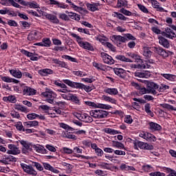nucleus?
Masks as SVG:
<instances>
[{
	"mask_svg": "<svg viewBox=\"0 0 176 176\" xmlns=\"http://www.w3.org/2000/svg\"><path fill=\"white\" fill-rule=\"evenodd\" d=\"M161 107H162V108H165L166 109H168V111H174V109H175V107L167 103L162 104Z\"/></svg>",
	"mask_w": 176,
	"mask_h": 176,
	"instance_id": "57",
	"label": "nucleus"
},
{
	"mask_svg": "<svg viewBox=\"0 0 176 176\" xmlns=\"http://www.w3.org/2000/svg\"><path fill=\"white\" fill-rule=\"evenodd\" d=\"M10 116L14 119H20V113L16 111H11Z\"/></svg>",
	"mask_w": 176,
	"mask_h": 176,
	"instance_id": "60",
	"label": "nucleus"
},
{
	"mask_svg": "<svg viewBox=\"0 0 176 176\" xmlns=\"http://www.w3.org/2000/svg\"><path fill=\"white\" fill-rule=\"evenodd\" d=\"M148 129L151 131H160L162 126L156 122H151L148 123Z\"/></svg>",
	"mask_w": 176,
	"mask_h": 176,
	"instance_id": "20",
	"label": "nucleus"
},
{
	"mask_svg": "<svg viewBox=\"0 0 176 176\" xmlns=\"http://www.w3.org/2000/svg\"><path fill=\"white\" fill-rule=\"evenodd\" d=\"M10 73L14 78H17L18 79H20L21 76H23V74L20 70H16V69H11L10 70Z\"/></svg>",
	"mask_w": 176,
	"mask_h": 176,
	"instance_id": "33",
	"label": "nucleus"
},
{
	"mask_svg": "<svg viewBox=\"0 0 176 176\" xmlns=\"http://www.w3.org/2000/svg\"><path fill=\"white\" fill-rule=\"evenodd\" d=\"M14 108V109H16V111H20V112H24L25 113L30 112L26 107L21 104H15Z\"/></svg>",
	"mask_w": 176,
	"mask_h": 176,
	"instance_id": "34",
	"label": "nucleus"
},
{
	"mask_svg": "<svg viewBox=\"0 0 176 176\" xmlns=\"http://www.w3.org/2000/svg\"><path fill=\"white\" fill-rule=\"evenodd\" d=\"M69 17L72 20H76V21H79V20H80V15L75 12H69Z\"/></svg>",
	"mask_w": 176,
	"mask_h": 176,
	"instance_id": "46",
	"label": "nucleus"
},
{
	"mask_svg": "<svg viewBox=\"0 0 176 176\" xmlns=\"http://www.w3.org/2000/svg\"><path fill=\"white\" fill-rule=\"evenodd\" d=\"M41 38V32L36 31L31 32L28 36V41H32Z\"/></svg>",
	"mask_w": 176,
	"mask_h": 176,
	"instance_id": "14",
	"label": "nucleus"
},
{
	"mask_svg": "<svg viewBox=\"0 0 176 176\" xmlns=\"http://www.w3.org/2000/svg\"><path fill=\"white\" fill-rule=\"evenodd\" d=\"M44 16L47 20H49L52 24H60V20L57 18V15L45 12Z\"/></svg>",
	"mask_w": 176,
	"mask_h": 176,
	"instance_id": "13",
	"label": "nucleus"
},
{
	"mask_svg": "<svg viewBox=\"0 0 176 176\" xmlns=\"http://www.w3.org/2000/svg\"><path fill=\"white\" fill-rule=\"evenodd\" d=\"M33 148L36 151V152H38V153H47V150H46V148H45L43 146L33 145Z\"/></svg>",
	"mask_w": 176,
	"mask_h": 176,
	"instance_id": "30",
	"label": "nucleus"
},
{
	"mask_svg": "<svg viewBox=\"0 0 176 176\" xmlns=\"http://www.w3.org/2000/svg\"><path fill=\"white\" fill-rule=\"evenodd\" d=\"M113 16V17H116V19H118V20H121L122 21H126V20H127V17L118 12H114Z\"/></svg>",
	"mask_w": 176,
	"mask_h": 176,
	"instance_id": "41",
	"label": "nucleus"
},
{
	"mask_svg": "<svg viewBox=\"0 0 176 176\" xmlns=\"http://www.w3.org/2000/svg\"><path fill=\"white\" fill-rule=\"evenodd\" d=\"M50 5H56L59 9H68V5L63 2H59L56 0H49Z\"/></svg>",
	"mask_w": 176,
	"mask_h": 176,
	"instance_id": "16",
	"label": "nucleus"
},
{
	"mask_svg": "<svg viewBox=\"0 0 176 176\" xmlns=\"http://www.w3.org/2000/svg\"><path fill=\"white\" fill-rule=\"evenodd\" d=\"M146 68H151V65L148 64H144V63H138V64L136 65V69H145Z\"/></svg>",
	"mask_w": 176,
	"mask_h": 176,
	"instance_id": "47",
	"label": "nucleus"
},
{
	"mask_svg": "<svg viewBox=\"0 0 176 176\" xmlns=\"http://www.w3.org/2000/svg\"><path fill=\"white\" fill-rule=\"evenodd\" d=\"M104 45L106 46V47H108V49H109L110 50H111V52H116V48L115 47V46H113V45H112L109 42L104 43Z\"/></svg>",
	"mask_w": 176,
	"mask_h": 176,
	"instance_id": "56",
	"label": "nucleus"
},
{
	"mask_svg": "<svg viewBox=\"0 0 176 176\" xmlns=\"http://www.w3.org/2000/svg\"><path fill=\"white\" fill-rule=\"evenodd\" d=\"M102 100H103V101H106L107 102H111V104H116V99L106 95H103L102 96Z\"/></svg>",
	"mask_w": 176,
	"mask_h": 176,
	"instance_id": "36",
	"label": "nucleus"
},
{
	"mask_svg": "<svg viewBox=\"0 0 176 176\" xmlns=\"http://www.w3.org/2000/svg\"><path fill=\"white\" fill-rule=\"evenodd\" d=\"M100 57L104 64H107L108 65H112V64H115V60L112 58V56H109L108 54L105 52H102L100 54Z\"/></svg>",
	"mask_w": 176,
	"mask_h": 176,
	"instance_id": "9",
	"label": "nucleus"
},
{
	"mask_svg": "<svg viewBox=\"0 0 176 176\" xmlns=\"http://www.w3.org/2000/svg\"><path fill=\"white\" fill-rule=\"evenodd\" d=\"M86 105L88 107H92L93 108H100L101 109H107L109 110L112 107L109 104H104L101 103L96 104L94 102L87 101L85 102Z\"/></svg>",
	"mask_w": 176,
	"mask_h": 176,
	"instance_id": "5",
	"label": "nucleus"
},
{
	"mask_svg": "<svg viewBox=\"0 0 176 176\" xmlns=\"http://www.w3.org/2000/svg\"><path fill=\"white\" fill-rule=\"evenodd\" d=\"M159 43L162 45L164 47L168 49L170 47V43L168 40L165 38L164 37L160 36L159 37Z\"/></svg>",
	"mask_w": 176,
	"mask_h": 176,
	"instance_id": "29",
	"label": "nucleus"
},
{
	"mask_svg": "<svg viewBox=\"0 0 176 176\" xmlns=\"http://www.w3.org/2000/svg\"><path fill=\"white\" fill-rule=\"evenodd\" d=\"M73 74L76 76H79L80 78H83V76H87V74H86L85 72H82V71H74Z\"/></svg>",
	"mask_w": 176,
	"mask_h": 176,
	"instance_id": "52",
	"label": "nucleus"
},
{
	"mask_svg": "<svg viewBox=\"0 0 176 176\" xmlns=\"http://www.w3.org/2000/svg\"><path fill=\"white\" fill-rule=\"evenodd\" d=\"M41 96L46 98V101L49 104H54V98L57 96V94L51 89L46 87L45 91L41 94Z\"/></svg>",
	"mask_w": 176,
	"mask_h": 176,
	"instance_id": "2",
	"label": "nucleus"
},
{
	"mask_svg": "<svg viewBox=\"0 0 176 176\" xmlns=\"http://www.w3.org/2000/svg\"><path fill=\"white\" fill-rule=\"evenodd\" d=\"M63 83H65V85H67V86H69L70 87H72L73 89H82L83 88V83L82 82H73L68 79L63 80Z\"/></svg>",
	"mask_w": 176,
	"mask_h": 176,
	"instance_id": "8",
	"label": "nucleus"
},
{
	"mask_svg": "<svg viewBox=\"0 0 176 176\" xmlns=\"http://www.w3.org/2000/svg\"><path fill=\"white\" fill-rule=\"evenodd\" d=\"M19 144H21V145L23 146V153H25L26 152H31L32 151V148H34V146H32V144L27 141L19 140Z\"/></svg>",
	"mask_w": 176,
	"mask_h": 176,
	"instance_id": "11",
	"label": "nucleus"
},
{
	"mask_svg": "<svg viewBox=\"0 0 176 176\" xmlns=\"http://www.w3.org/2000/svg\"><path fill=\"white\" fill-rule=\"evenodd\" d=\"M87 115V113H76V117L77 118V119H78V120H81V122H85Z\"/></svg>",
	"mask_w": 176,
	"mask_h": 176,
	"instance_id": "50",
	"label": "nucleus"
},
{
	"mask_svg": "<svg viewBox=\"0 0 176 176\" xmlns=\"http://www.w3.org/2000/svg\"><path fill=\"white\" fill-rule=\"evenodd\" d=\"M163 36L166 38H168L169 39H173V38H175L176 34L171 29L166 28L165 32L163 33Z\"/></svg>",
	"mask_w": 176,
	"mask_h": 176,
	"instance_id": "25",
	"label": "nucleus"
},
{
	"mask_svg": "<svg viewBox=\"0 0 176 176\" xmlns=\"http://www.w3.org/2000/svg\"><path fill=\"white\" fill-rule=\"evenodd\" d=\"M24 96H35L36 90L30 87H24L23 89Z\"/></svg>",
	"mask_w": 176,
	"mask_h": 176,
	"instance_id": "18",
	"label": "nucleus"
},
{
	"mask_svg": "<svg viewBox=\"0 0 176 176\" xmlns=\"http://www.w3.org/2000/svg\"><path fill=\"white\" fill-rule=\"evenodd\" d=\"M116 60H119L120 61H124V63H133V60L129 58H126V56L123 55H117L116 56Z\"/></svg>",
	"mask_w": 176,
	"mask_h": 176,
	"instance_id": "37",
	"label": "nucleus"
},
{
	"mask_svg": "<svg viewBox=\"0 0 176 176\" xmlns=\"http://www.w3.org/2000/svg\"><path fill=\"white\" fill-rule=\"evenodd\" d=\"M138 6L140 10H141V12H143V13H149L148 8H146V7H145L144 6H142V4H138Z\"/></svg>",
	"mask_w": 176,
	"mask_h": 176,
	"instance_id": "63",
	"label": "nucleus"
},
{
	"mask_svg": "<svg viewBox=\"0 0 176 176\" xmlns=\"http://www.w3.org/2000/svg\"><path fill=\"white\" fill-rule=\"evenodd\" d=\"M170 89V87L168 85L161 84L160 85H158V91L163 93V91H166V90H168Z\"/></svg>",
	"mask_w": 176,
	"mask_h": 176,
	"instance_id": "48",
	"label": "nucleus"
},
{
	"mask_svg": "<svg viewBox=\"0 0 176 176\" xmlns=\"http://www.w3.org/2000/svg\"><path fill=\"white\" fill-rule=\"evenodd\" d=\"M39 109H42L44 113H49V111H50V107L46 104H41L39 106Z\"/></svg>",
	"mask_w": 176,
	"mask_h": 176,
	"instance_id": "53",
	"label": "nucleus"
},
{
	"mask_svg": "<svg viewBox=\"0 0 176 176\" xmlns=\"http://www.w3.org/2000/svg\"><path fill=\"white\" fill-rule=\"evenodd\" d=\"M52 41H50V38H43L42 42L37 43L36 45V46H44L45 47H50Z\"/></svg>",
	"mask_w": 176,
	"mask_h": 176,
	"instance_id": "28",
	"label": "nucleus"
},
{
	"mask_svg": "<svg viewBox=\"0 0 176 176\" xmlns=\"http://www.w3.org/2000/svg\"><path fill=\"white\" fill-rule=\"evenodd\" d=\"M129 57L135 60V63H144V60L141 59V56L133 52H129L126 54Z\"/></svg>",
	"mask_w": 176,
	"mask_h": 176,
	"instance_id": "24",
	"label": "nucleus"
},
{
	"mask_svg": "<svg viewBox=\"0 0 176 176\" xmlns=\"http://www.w3.org/2000/svg\"><path fill=\"white\" fill-rule=\"evenodd\" d=\"M15 127L19 131H23L24 130V125L23 126V123H21V122H16Z\"/></svg>",
	"mask_w": 176,
	"mask_h": 176,
	"instance_id": "58",
	"label": "nucleus"
},
{
	"mask_svg": "<svg viewBox=\"0 0 176 176\" xmlns=\"http://www.w3.org/2000/svg\"><path fill=\"white\" fill-rule=\"evenodd\" d=\"M21 167L26 174L30 175H36L37 173L32 165H27L25 164H21Z\"/></svg>",
	"mask_w": 176,
	"mask_h": 176,
	"instance_id": "7",
	"label": "nucleus"
},
{
	"mask_svg": "<svg viewBox=\"0 0 176 176\" xmlns=\"http://www.w3.org/2000/svg\"><path fill=\"white\" fill-rule=\"evenodd\" d=\"M60 96L63 100H67V101H71V98L72 97V94H69V92L67 94H60Z\"/></svg>",
	"mask_w": 176,
	"mask_h": 176,
	"instance_id": "55",
	"label": "nucleus"
},
{
	"mask_svg": "<svg viewBox=\"0 0 176 176\" xmlns=\"http://www.w3.org/2000/svg\"><path fill=\"white\" fill-rule=\"evenodd\" d=\"M139 137L146 140V141H148V142H155L156 141V137L155 135L145 131L140 132Z\"/></svg>",
	"mask_w": 176,
	"mask_h": 176,
	"instance_id": "4",
	"label": "nucleus"
},
{
	"mask_svg": "<svg viewBox=\"0 0 176 176\" xmlns=\"http://www.w3.org/2000/svg\"><path fill=\"white\" fill-rule=\"evenodd\" d=\"M120 168L122 170V171H135V168L133 166H129L125 164H122L120 166Z\"/></svg>",
	"mask_w": 176,
	"mask_h": 176,
	"instance_id": "35",
	"label": "nucleus"
},
{
	"mask_svg": "<svg viewBox=\"0 0 176 176\" xmlns=\"http://www.w3.org/2000/svg\"><path fill=\"white\" fill-rule=\"evenodd\" d=\"M8 148L9 150L7 151L8 155H20L21 151L19 147H17L15 144H8Z\"/></svg>",
	"mask_w": 176,
	"mask_h": 176,
	"instance_id": "10",
	"label": "nucleus"
},
{
	"mask_svg": "<svg viewBox=\"0 0 176 176\" xmlns=\"http://www.w3.org/2000/svg\"><path fill=\"white\" fill-rule=\"evenodd\" d=\"M52 63V64H56L57 67H60V68H66L67 67V64L65 62L61 61L58 58H52L51 59Z\"/></svg>",
	"mask_w": 176,
	"mask_h": 176,
	"instance_id": "23",
	"label": "nucleus"
},
{
	"mask_svg": "<svg viewBox=\"0 0 176 176\" xmlns=\"http://www.w3.org/2000/svg\"><path fill=\"white\" fill-rule=\"evenodd\" d=\"M59 19L64 20L65 21H68V20H69V16L65 13H60L59 14Z\"/></svg>",
	"mask_w": 176,
	"mask_h": 176,
	"instance_id": "62",
	"label": "nucleus"
},
{
	"mask_svg": "<svg viewBox=\"0 0 176 176\" xmlns=\"http://www.w3.org/2000/svg\"><path fill=\"white\" fill-rule=\"evenodd\" d=\"M62 58H64L65 60H68L69 61H72V63H78V60L75 58L72 57L71 56L63 55L62 56Z\"/></svg>",
	"mask_w": 176,
	"mask_h": 176,
	"instance_id": "54",
	"label": "nucleus"
},
{
	"mask_svg": "<svg viewBox=\"0 0 176 176\" xmlns=\"http://www.w3.org/2000/svg\"><path fill=\"white\" fill-rule=\"evenodd\" d=\"M143 56L146 57V58H149L150 57H152V52L149 48L145 47L143 48Z\"/></svg>",
	"mask_w": 176,
	"mask_h": 176,
	"instance_id": "39",
	"label": "nucleus"
},
{
	"mask_svg": "<svg viewBox=\"0 0 176 176\" xmlns=\"http://www.w3.org/2000/svg\"><path fill=\"white\" fill-rule=\"evenodd\" d=\"M104 91L107 94H109L110 96H118L119 91H118V89L116 88H105L104 89Z\"/></svg>",
	"mask_w": 176,
	"mask_h": 176,
	"instance_id": "27",
	"label": "nucleus"
},
{
	"mask_svg": "<svg viewBox=\"0 0 176 176\" xmlns=\"http://www.w3.org/2000/svg\"><path fill=\"white\" fill-rule=\"evenodd\" d=\"M161 76L169 82H176V76L171 74H161Z\"/></svg>",
	"mask_w": 176,
	"mask_h": 176,
	"instance_id": "26",
	"label": "nucleus"
},
{
	"mask_svg": "<svg viewBox=\"0 0 176 176\" xmlns=\"http://www.w3.org/2000/svg\"><path fill=\"white\" fill-rule=\"evenodd\" d=\"M13 162H17V158L14 157L12 155H5L1 160H0V163L3 164H10Z\"/></svg>",
	"mask_w": 176,
	"mask_h": 176,
	"instance_id": "12",
	"label": "nucleus"
},
{
	"mask_svg": "<svg viewBox=\"0 0 176 176\" xmlns=\"http://www.w3.org/2000/svg\"><path fill=\"white\" fill-rule=\"evenodd\" d=\"M32 166L33 167H36V170H38V171H43V166L38 162H32Z\"/></svg>",
	"mask_w": 176,
	"mask_h": 176,
	"instance_id": "51",
	"label": "nucleus"
},
{
	"mask_svg": "<svg viewBox=\"0 0 176 176\" xmlns=\"http://www.w3.org/2000/svg\"><path fill=\"white\" fill-rule=\"evenodd\" d=\"M143 170L144 171H146V173H151V171H153V167L151 165H144L143 166Z\"/></svg>",
	"mask_w": 176,
	"mask_h": 176,
	"instance_id": "59",
	"label": "nucleus"
},
{
	"mask_svg": "<svg viewBox=\"0 0 176 176\" xmlns=\"http://www.w3.org/2000/svg\"><path fill=\"white\" fill-rule=\"evenodd\" d=\"M89 115L95 119H104L107 118L109 113L108 111L104 110L95 109L90 111Z\"/></svg>",
	"mask_w": 176,
	"mask_h": 176,
	"instance_id": "3",
	"label": "nucleus"
},
{
	"mask_svg": "<svg viewBox=\"0 0 176 176\" xmlns=\"http://www.w3.org/2000/svg\"><path fill=\"white\" fill-rule=\"evenodd\" d=\"M70 35L72 38H75L76 39V42L80 47H82V49H85V50H89V52H94V47L91 43L87 41H82V40L83 38L75 33H71Z\"/></svg>",
	"mask_w": 176,
	"mask_h": 176,
	"instance_id": "1",
	"label": "nucleus"
},
{
	"mask_svg": "<svg viewBox=\"0 0 176 176\" xmlns=\"http://www.w3.org/2000/svg\"><path fill=\"white\" fill-rule=\"evenodd\" d=\"M93 67L97 68L98 71H105L107 69V67L102 63H98L96 62L93 63Z\"/></svg>",
	"mask_w": 176,
	"mask_h": 176,
	"instance_id": "38",
	"label": "nucleus"
},
{
	"mask_svg": "<svg viewBox=\"0 0 176 176\" xmlns=\"http://www.w3.org/2000/svg\"><path fill=\"white\" fill-rule=\"evenodd\" d=\"M144 111L146 113H148L149 115V116H151V118H153V116H155V114H153V112H152V111H151V104L149 103H146L144 105Z\"/></svg>",
	"mask_w": 176,
	"mask_h": 176,
	"instance_id": "40",
	"label": "nucleus"
},
{
	"mask_svg": "<svg viewBox=\"0 0 176 176\" xmlns=\"http://www.w3.org/2000/svg\"><path fill=\"white\" fill-rule=\"evenodd\" d=\"M23 6H28V8H30V9H38V8H39V4L35 1H25V3H23Z\"/></svg>",
	"mask_w": 176,
	"mask_h": 176,
	"instance_id": "31",
	"label": "nucleus"
},
{
	"mask_svg": "<svg viewBox=\"0 0 176 176\" xmlns=\"http://www.w3.org/2000/svg\"><path fill=\"white\" fill-rule=\"evenodd\" d=\"M149 3H151L152 7L153 9H156L157 12H166V10L160 6V3L157 0H151Z\"/></svg>",
	"mask_w": 176,
	"mask_h": 176,
	"instance_id": "15",
	"label": "nucleus"
},
{
	"mask_svg": "<svg viewBox=\"0 0 176 176\" xmlns=\"http://www.w3.org/2000/svg\"><path fill=\"white\" fill-rule=\"evenodd\" d=\"M1 80L6 82V83H19V80L12 78L9 76H2Z\"/></svg>",
	"mask_w": 176,
	"mask_h": 176,
	"instance_id": "32",
	"label": "nucleus"
},
{
	"mask_svg": "<svg viewBox=\"0 0 176 176\" xmlns=\"http://www.w3.org/2000/svg\"><path fill=\"white\" fill-rule=\"evenodd\" d=\"M21 53H22V54H24V56H26L27 57H32V56H34V53L30 52L25 50H21Z\"/></svg>",
	"mask_w": 176,
	"mask_h": 176,
	"instance_id": "61",
	"label": "nucleus"
},
{
	"mask_svg": "<svg viewBox=\"0 0 176 176\" xmlns=\"http://www.w3.org/2000/svg\"><path fill=\"white\" fill-rule=\"evenodd\" d=\"M104 133H107V134H111V135H115L116 134H120V131H116L113 129H111V128L104 129Z\"/></svg>",
	"mask_w": 176,
	"mask_h": 176,
	"instance_id": "44",
	"label": "nucleus"
},
{
	"mask_svg": "<svg viewBox=\"0 0 176 176\" xmlns=\"http://www.w3.org/2000/svg\"><path fill=\"white\" fill-rule=\"evenodd\" d=\"M134 76L135 78H145L148 79L151 76V72L148 71H143V72H135L134 73Z\"/></svg>",
	"mask_w": 176,
	"mask_h": 176,
	"instance_id": "17",
	"label": "nucleus"
},
{
	"mask_svg": "<svg viewBox=\"0 0 176 176\" xmlns=\"http://www.w3.org/2000/svg\"><path fill=\"white\" fill-rule=\"evenodd\" d=\"M98 5H100V3H87V8L88 10H90L91 12H96Z\"/></svg>",
	"mask_w": 176,
	"mask_h": 176,
	"instance_id": "42",
	"label": "nucleus"
},
{
	"mask_svg": "<svg viewBox=\"0 0 176 176\" xmlns=\"http://www.w3.org/2000/svg\"><path fill=\"white\" fill-rule=\"evenodd\" d=\"M38 74L41 76H49V75H53L54 74V71L52 69H41L38 70Z\"/></svg>",
	"mask_w": 176,
	"mask_h": 176,
	"instance_id": "22",
	"label": "nucleus"
},
{
	"mask_svg": "<svg viewBox=\"0 0 176 176\" xmlns=\"http://www.w3.org/2000/svg\"><path fill=\"white\" fill-rule=\"evenodd\" d=\"M150 176H164L166 175L164 173L160 172H153L149 173Z\"/></svg>",
	"mask_w": 176,
	"mask_h": 176,
	"instance_id": "64",
	"label": "nucleus"
},
{
	"mask_svg": "<svg viewBox=\"0 0 176 176\" xmlns=\"http://www.w3.org/2000/svg\"><path fill=\"white\" fill-rule=\"evenodd\" d=\"M70 101H72L76 105H80V100H79V98H78L76 95H74L73 94H72V98H70Z\"/></svg>",
	"mask_w": 176,
	"mask_h": 176,
	"instance_id": "49",
	"label": "nucleus"
},
{
	"mask_svg": "<svg viewBox=\"0 0 176 176\" xmlns=\"http://www.w3.org/2000/svg\"><path fill=\"white\" fill-rule=\"evenodd\" d=\"M98 166L100 167V168H103L104 170H111L112 169L111 164H108L107 162H100Z\"/></svg>",
	"mask_w": 176,
	"mask_h": 176,
	"instance_id": "43",
	"label": "nucleus"
},
{
	"mask_svg": "<svg viewBox=\"0 0 176 176\" xmlns=\"http://www.w3.org/2000/svg\"><path fill=\"white\" fill-rule=\"evenodd\" d=\"M148 94H153V96H159L156 90L159 89V85L153 82H148Z\"/></svg>",
	"mask_w": 176,
	"mask_h": 176,
	"instance_id": "6",
	"label": "nucleus"
},
{
	"mask_svg": "<svg viewBox=\"0 0 176 176\" xmlns=\"http://www.w3.org/2000/svg\"><path fill=\"white\" fill-rule=\"evenodd\" d=\"M112 146L118 149H124V144L118 141H113Z\"/></svg>",
	"mask_w": 176,
	"mask_h": 176,
	"instance_id": "45",
	"label": "nucleus"
},
{
	"mask_svg": "<svg viewBox=\"0 0 176 176\" xmlns=\"http://www.w3.org/2000/svg\"><path fill=\"white\" fill-rule=\"evenodd\" d=\"M111 41L114 42V43H118V42H122V43H124L125 42H127V38L126 37L122 36L120 35H113L111 36Z\"/></svg>",
	"mask_w": 176,
	"mask_h": 176,
	"instance_id": "19",
	"label": "nucleus"
},
{
	"mask_svg": "<svg viewBox=\"0 0 176 176\" xmlns=\"http://www.w3.org/2000/svg\"><path fill=\"white\" fill-rule=\"evenodd\" d=\"M113 72L117 76H119V78H121L122 79H124L126 75V70L122 68H114Z\"/></svg>",
	"mask_w": 176,
	"mask_h": 176,
	"instance_id": "21",
	"label": "nucleus"
}]
</instances>
